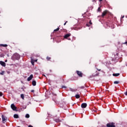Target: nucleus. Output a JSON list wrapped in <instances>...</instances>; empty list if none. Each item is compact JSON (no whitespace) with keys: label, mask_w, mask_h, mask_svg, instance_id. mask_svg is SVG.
Here are the masks:
<instances>
[{"label":"nucleus","mask_w":127,"mask_h":127,"mask_svg":"<svg viewBox=\"0 0 127 127\" xmlns=\"http://www.w3.org/2000/svg\"><path fill=\"white\" fill-rule=\"evenodd\" d=\"M107 127H116L115 126V123H110L107 124Z\"/></svg>","instance_id":"nucleus-1"},{"label":"nucleus","mask_w":127,"mask_h":127,"mask_svg":"<svg viewBox=\"0 0 127 127\" xmlns=\"http://www.w3.org/2000/svg\"><path fill=\"white\" fill-rule=\"evenodd\" d=\"M11 108L12 109V110H13V111H17V110H16L17 108L16 107L15 105H14V104H13L11 105Z\"/></svg>","instance_id":"nucleus-2"},{"label":"nucleus","mask_w":127,"mask_h":127,"mask_svg":"<svg viewBox=\"0 0 127 127\" xmlns=\"http://www.w3.org/2000/svg\"><path fill=\"white\" fill-rule=\"evenodd\" d=\"M76 73H77V75H78L79 77H82L83 73H82V72L77 70Z\"/></svg>","instance_id":"nucleus-3"},{"label":"nucleus","mask_w":127,"mask_h":127,"mask_svg":"<svg viewBox=\"0 0 127 127\" xmlns=\"http://www.w3.org/2000/svg\"><path fill=\"white\" fill-rule=\"evenodd\" d=\"M108 13V10H105L103 12L102 14L101 15L102 17H104V16H106V14Z\"/></svg>","instance_id":"nucleus-4"},{"label":"nucleus","mask_w":127,"mask_h":127,"mask_svg":"<svg viewBox=\"0 0 127 127\" xmlns=\"http://www.w3.org/2000/svg\"><path fill=\"white\" fill-rule=\"evenodd\" d=\"M14 57H15V58H16V59L17 60H18L20 58V56H19V55H18L17 54H15Z\"/></svg>","instance_id":"nucleus-5"},{"label":"nucleus","mask_w":127,"mask_h":127,"mask_svg":"<svg viewBox=\"0 0 127 127\" xmlns=\"http://www.w3.org/2000/svg\"><path fill=\"white\" fill-rule=\"evenodd\" d=\"M81 107L82 109H85V108H87V103H82Z\"/></svg>","instance_id":"nucleus-6"},{"label":"nucleus","mask_w":127,"mask_h":127,"mask_svg":"<svg viewBox=\"0 0 127 127\" xmlns=\"http://www.w3.org/2000/svg\"><path fill=\"white\" fill-rule=\"evenodd\" d=\"M2 122H5V121L7 120V118L6 117L4 116V115H2Z\"/></svg>","instance_id":"nucleus-7"},{"label":"nucleus","mask_w":127,"mask_h":127,"mask_svg":"<svg viewBox=\"0 0 127 127\" xmlns=\"http://www.w3.org/2000/svg\"><path fill=\"white\" fill-rule=\"evenodd\" d=\"M32 78H33V75L31 74V75H30V76L29 77H28L27 81H31V80H32Z\"/></svg>","instance_id":"nucleus-8"},{"label":"nucleus","mask_w":127,"mask_h":127,"mask_svg":"<svg viewBox=\"0 0 127 127\" xmlns=\"http://www.w3.org/2000/svg\"><path fill=\"white\" fill-rule=\"evenodd\" d=\"M0 64L1 66H3V67H5V63L4 62L0 61Z\"/></svg>","instance_id":"nucleus-9"},{"label":"nucleus","mask_w":127,"mask_h":127,"mask_svg":"<svg viewBox=\"0 0 127 127\" xmlns=\"http://www.w3.org/2000/svg\"><path fill=\"white\" fill-rule=\"evenodd\" d=\"M112 23H113V22L109 21L106 23V25H108V26H112Z\"/></svg>","instance_id":"nucleus-10"},{"label":"nucleus","mask_w":127,"mask_h":127,"mask_svg":"<svg viewBox=\"0 0 127 127\" xmlns=\"http://www.w3.org/2000/svg\"><path fill=\"white\" fill-rule=\"evenodd\" d=\"M71 36V34L69 33V34H67L64 36V38H67L68 37Z\"/></svg>","instance_id":"nucleus-11"},{"label":"nucleus","mask_w":127,"mask_h":127,"mask_svg":"<svg viewBox=\"0 0 127 127\" xmlns=\"http://www.w3.org/2000/svg\"><path fill=\"white\" fill-rule=\"evenodd\" d=\"M33 86H36V81L35 80H33L32 82Z\"/></svg>","instance_id":"nucleus-12"},{"label":"nucleus","mask_w":127,"mask_h":127,"mask_svg":"<svg viewBox=\"0 0 127 127\" xmlns=\"http://www.w3.org/2000/svg\"><path fill=\"white\" fill-rule=\"evenodd\" d=\"M113 76L115 77H118V76H120V73H113Z\"/></svg>","instance_id":"nucleus-13"},{"label":"nucleus","mask_w":127,"mask_h":127,"mask_svg":"<svg viewBox=\"0 0 127 127\" xmlns=\"http://www.w3.org/2000/svg\"><path fill=\"white\" fill-rule=\"evenodd\" d=\"M60 29V28L58 27L57 29H56L54 30V32H56L57 31H59Z\"/></svg>","instance_id":"nucleus-14"},{"label":"nucleus","mask_w":127,"mask_h":127,"mask_svg":"<svg viewBox=\"0 0 127 127\" xmlns=\"http://www.w3.org/2000/svg\"><path fill=\"white\" fill-rule=\"evenodd\" d=\"M13 117L15 119H18V118H19L18 115H17V114H14Z\"/></svg>","instance_id":"nucleus-15"},{"label":"nucleus","mask_w":127,"mask_h":127,"mask_svg":"<svg viewBox=\"0 0 127 127\" xmlns=\"http://www.w3.org/2000/svg\"><path fill=\"white\" fill-rule=\"evenodd\" d=\"M0 46H1L2 47H7V45H6V44H5V45L0 44Z\"/></svg>","instance_id":"nucleus-16"},{"label":"nucleus","mask_w":127,"mask_h":127,"mask_svg":"<svg viewBox=\"0 0 127 127\" xmlns=\"http://www.w3.org/2000/svg\"><path fill=\"white\" fill-rule=\"evenodd\" d=\"M21 98L22 100H24V95L23 94H21Z\"/></svg>","instance_id":"nucleus-17"},{"label":"nucleus","mask_w":127,"mask_h":127,"mask_svg":"<svg viewBox=\"0 0 127 127\" xmlns=\"http://www.w3.org/2000/svg\"><path fill=\"white\" fill-rule=\"evenodd\" d=\"M75 98H76V99H79V98H80V95H79V94L76 95H75Z\"/></svg>","instance_id":"nucleus-18"},{"label":"nucleus","mask_w":127,"mask_h":127,"mask_svg":"<svg viewBox=\"0 0 127 127\" xmlns=\"http://www.w3.org/2000/svg\"><path fill=\"white\" fill-rule=\"evenodd\" d=\"M55 121L56 123H59L60 122V120L59 119H55Z\"/></svg>","instance_id":"nucleus-19"},{"label":"nucleus","mask_w":127,"mask_h":127,"mask_svg":"<svg viewBox=\"0 0 127 127\" xmlns=\"http://www.w3.org/2000/svg\"><path fill=\"white\" fill-rule=\"evenodd\" d=\"M120 83V81H115L114 82V84H119Z\"/></svg>","instance_id":"nucleus-20"},{"label":"nucleus","mask_w":127,"mask_h":127,"mask_svg":"<svg viewBox=\"0 0 127 127\" xmlns=\"http://www.w3.org/2000/svg\"><path fill=\"white\" fill-rule=\"evenodd\" d=\"M25 118H26L27 119H28L29 118V114H26V116H25Z\"/></svg>","instance_id":"nucleus-21"},{"label":"nucleus","mask_w":127,"mask_h":127,"mask_svg":"<svg viewBox=\"0 0 127 127\" xmlns=\"http://www.w3.org/2000/svg\"><path fill=\"white\" fill-rule=\"evenodd\" d=\"M50 59H51V58H50L49 57H47V60H48V61H49V60H50Z\"/></svg>","instance_id":"nucleus-22"},{"label":"nucleus","mask_w":127,"mask_h":127,"mask_svg":"<svg viewBox=\"0 0 127 127\" xmlns=\"http://www.w3.org/2000/svg\"><path fill=\"white\" fill-rule=\"evenodd\" d=\"M89 24L92 25L93 24V23H92V20H90L89 21Z\"/></svg>","instance_id":"nucleus-23"},{"label":"nucleus","mask_w":127,"mask_h":127,"mask_svg":"<svg viewBox=\"0 0 127 127\" xmlns=\"http://www.w3.org/2000/svg\"><path fill=\"white\" fill-rule=\"evenodd\" d=\"M0 75H3L4 74V71H2V72L0 73Z\"/></svg>","instance_id":"nucleus-24"},{"label":"nucleus","mask_w":127,"mask_h":127,"mask_svg":"<svg viewBox=\"0 0 127 127\" xmlns=\"http://www.w3.org/2000/svg\"><path fill=\"white\" fill-rule=\"evenodd\" d=\"M95 76H99V73H97L96 74L93 75V77H95Z\"/></svg>","instance_id":"nucleus-25"},{"label":"nucleus","mask_w":127,"mask_h":127,"mask_svg":"<svg viewBox=\"0 0 127 127\" xmlns=\"http://www.w3.org/2000/svg\"><path fill=\"white\" fill-rule=\"evenodd\" d=\"M64 88H67V87L65 86H62V88L63 89Z\"/></svg>","instance_id":"nucleus-26"},{"label":"nucleus","mask_w":127,"mask_h":127,"mask_svg":"<svg viewBox=\"0 0 127 127\" xmlns=\"http://www.w3.org/2000/svg\"><path fill=\"white\" fill-rule=\"evenodd\" d=\"M100 10H101V7H98V11H100Z\"/></svg>","instance_id":"nucleus-27"},{"label":"nucleus","mask_w":127,"mask_h":127,"mask_svg":"<svg viewBox=\"0 0 127 127\" xmlns=\"http://www.w3.org/2000/svg\"><path fill=\"white\" fill-rule=\"evenodd\" d=\"M2 96V93L0 92V97Z\"/></svg>","instance_id":"nucleus-28"},{"label":"nucleus","mask_w":127,"mask_h":127,"mask_svg":"<svg viewBox=\"0 0 127 127\" xmlns=\"http://www.w3.org/2000/svg\"><path fill=\"white\" fill-rule=\"evenodd\" d=\"M85 88L84 86H81L80 87V89H84Z\"/></svg>","instance_id":"nucleus-29"},{"label":"nucleus","mask_w":127,"mask_h":127,"mask_svg":"<svg viewBox=\"0 0 127 127\" xmlns=\"http://www.w3.org/2000/svg\"><path fill=\"white\" fill-rule=\"evenodd\" d=\"M67 22H68V21H66V22L64 23V25H66V24L67 23Z\"/></svg>","instance_id":"nucleus-30"},{"label":"nucleus","mask_w":127,"mask_h":127,"mask_svg":"<svg viewBox=\"0 0 127 127\" xmlns=\"http://www.w3.org/2000/svg\"><path fill=\"white\" fill-rule=\"evenodd\" d=\"M123 44H127V42L124 43Z\"/></svg>","instance_id":"nucleus-31"},{"label":"nucleus","mask_w":127,"mask_h":127,"mask_svg":"<svg viewBox=\"0 0 127 127\" xmlns=\"http://www.w3.org/2000/svg\"><path fill=\"white\" fill-rule=\"evenodd\" d=\"M34 92V90H31V92H32V93H33Z\"/></svg>","instance_id":"nucleus-32"},{"label":"nucleus","mask_w":127,"mask_h":127,"mask_svg":"<svg viewBox=\"0 0 127 127\" xmlns=\"http://www.w3.org/2000/svg\"><path fill=\"white\" fill-rule=\"evenodd\" d=\"M29 127H33L32 126H31V125H29V126H28Z\"/></svg>","instance_id":"nucleus-33"},{"label":"nucleus","mask_w":127,"mask_h":127,"mask_svg":"<svg viewBox=\"0 0 127 127\" xmlns=\"http://www.w3.org/2000/svg\"><path fill=\"white\" fill-rule=\"evenodd\" d=\"M86 25L87 26H90V25H89V24H87Z\"/></svg>","instance_id":"nucleus-34"},{"label":"nucleus","mask_w":127,"mask_h":127,"mask_svg":"<svg viewBox=\"0 0 127 127\" xmlns=\"http://www.w3.org/2000/svg\"><path fill=\"white\" fill-rule=\"evenodd\" d=\"M5 62H7V60H5Z\"/></svg>","instance_id":"nucleus-35"},{"label":"nucleus","mask_w":127,"mask_h":127,"mask_svg":"<svg viewBox=\"0 0 127 127\" xmlns=\"http://www.w3.org/2000/svg\"><path fill=\"white\" fill-rule=\"evenodd\" d=\"M97 70H98V71H101V69H98V68H97Z\"/></svg>","instance_id":"nucleus-36"},{"label":"nucleus","mask_w":127,"mask_h":127,"mask_svg":"<svg viewBox=\"0 0 127 127\" xmlns=\"http://www.w3.org/2000/svg\"><path fill=\"white\" fill-rule=\"evenodd\" d=\"M99 1H103V0H99Z\"/></svg>","instance_id":"nucleus-37"},{"label":"nucleus","mask_w":127,"mask_h":127,"mask_svg":"<svg viewBox=\"0 0 127 127\" xmlns=\"http://www.w3.org/2000/svg\"><path fill=\"white\" fill-rule=\"evenodd\" d=\"M32 65H33V63H32Z\"/></svg>","instance_id":"nucleus-38"}]
</instances>
